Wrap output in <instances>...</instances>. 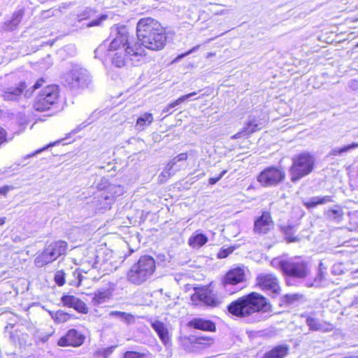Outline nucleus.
<instances>
[{"instance_id":"41","label":"nucleus","mask_w":358,"mask_h":358,"mask_svg":"<svg viewBox=\"0 0 358 358\" xmlns=\"http://www.w3.org/2000/svg\"><path fill=\"white\" fill-rule=\"evenodd\" d=\"M115 348V346H111L106 348L99 349L95 354L97 356H102L104 358H107L113 353Z\"/></svg>"},{"instance_id":"24","label":"nucleus","mask_w":358,"mask_h":358,"mask_svg":"<svg viewBox=\"0 0 358 358\" xmlns=\"http://www.w3.org/2000/svg\"><path fill=\"white\" fill-rule=\"evenodd\" d=\"M262 127V124L257 123L255 119L250 117L246 126L243 129V130L236 134L232 136V138H238L242 136L250 134L257 130H259Z\"/></svg>"},{"instance_id":"62","label":"nucleus","mask_w":358,"mask_h":358,"mask_svg":"<svg viewBox=\"0 0 358 358\" xmlns=\"http://www.w3.org/2000/svg\"><path fill=\"white\" fill-rule=\"evenodd\" d=\"M357 47H358V44H357Z\"/></svg>"},{"instance_id":"32","label":"nucleus","mask_w":358,"mask_h":358,"mask_svg":"<svg viewBox=\"0 0 358 358\" xmlns=\"http://www.w3.org/2000/svg\"><path fill=\"white\" fill-rule=\"evenodd\" d=\"M327 268L324 266V264L320 262L319 264V270H318V274L317 276L315 278L314 282L309 285L308 286H317L320 285V282L325 277V273H326Z\"/></svg>"},{"instance_id":"29","label":"nucleus","mask_w":358,"mask_h":358,"mask_svg":"<svg viewBox=\"0 0 358 358\" xmlns=\"http://www.w3.org/2000/svg\"><path fill=\"white\" fill-rule=\"evenodd\" d=\"M153 120L152 114L150 113L141 114L136 120V129L139 131L144 130L147 126L150 125L153 122Z\"/></svg>"},{"instance_id":"16","label":"nucleus","mask_w":358,"mask_h":358,"mask_svg":"<svg viewBox=\"0 0 358 358\" xmlns=\"http://www.w3.org/2000/svg\"><path fill=\"white\" fill-rule=\"evenodd\" d=\"M62 302L64 306L73 308L78 312L81 313H87V307L86 304L78 298L71 295H64L62 297Z\"/></svg>"},{"instance_id":"36","label":"nucleus","mask_w":358,"mask_h":358,"mask_svg":"<svg viewBox=\"0 0 358 358\" xmlns=\"http://www.w3.org/2000/svg\"><path fill=\"white\" fill-rule=\"evenodd\" d=\"M120 319L123 323L126 324L127 325L133 324L136 322V316L134 315L126 312H122V314Z\"/></svg>"},{"instance_id":"44","label":"nucleus","mask_w":358,"mask_h":358,"mask_svg":"<svg viewBox=\"0 0 358 358\" xmlns=\"http://www.w3.org/2000/svg\"><path fill=\"white\" fill-rule=\"evenodd\" d=\"M187 153H180L169 162V166L171 167V166H175L178 162L180 161H185L187 159Z\"/></svg>"},{"instance_id":"18","label":"nucleus","mask_w":358,"mask_h":358,"mask_svg":"<svg viewBox=\"0 0 358 358\" xmlns=\"http://www.w3.org/2000/svg\"><path fill=\"white\" fill-rule=\"evenodd\" d=\"M24 12L22 9H20L13 13L10 20H6L3 24L1 29L6 31H12L17 29L18 24L21 22Z\"/></svg>"},{"instance_id":"11","label":"nucleus","mask_w":358,"mask_h":358,"mask_svg":"<svg viewBox=\"0 0 358 358\" xmlns=\"http://www.w3.org/2000/svg\"><path fill=\"white\" fill-rule=\"evenodd\" d=\"M273 228V222L271 213L267 210H264L262 215L255 220L253 231L255 234H266Z\"/></svg>"},{"instance_id":"9","label":"nucleus","mask_w":358,"mask_h":358,"mask_svg":"<svg viewBox=\"0 0 358 358\" xmlns=\"http://www.w3.org/2000/svg\"><path fill=\"white\" fill-rule=\"evenodd\" d=\"M85 339V336L83 334L72 329L69 330L65 336L59 339L57 345L61 347H79L84 343Z\"/></svg>"},{"instance_id":"43","label":"nucleus","mask_w":358,"mask_h":358,"mask_svg":"<svg viewBox=\"0 0 358 358\" xmlns=\"http://www.w3.org/2000/svg\"><path fill=\"white\" fill-rule=\"evenodd\" d=\"M93 11L91 9H85L78 15V21L81 22L84 20L89 19L92 17Z\"/></svg>"},{"instance_id":"1","label":"nucleus","mask_w":358,"mask_h":358,"mask_svg":"<svg viewBox=\"0 0 358 358\" xmlns=\"http://www.w3.org/2000/svg\"><path fill=\"white\" fill-rule=\"evenodd\" d=\"M137 40L129 38L125 27L118 29L115 38L110 43L107 56L117 67H122L127 63L140 66L147 62L145 48L158 51L162 50L166 43V36L161 24L155 19H141L136 26ZM106 45H100L94 51L97 57L106 50Z\"/></svg>"},{"instance_id":"5","label":"nucleus","mask_w":358,"mask_h":358,"mask_svg":"<svg viewBox=\"0 0 358 358\" xmlns=\"http://www.w3.org/2000/svg\"><path fill=\"white\" fill-rule=\"evenodd\" d=\"M279 266L285 275L297 278H304L310 273L308 264L299 258L280 261Z\"/></svg>"},{"instance_id":"50","label":"nucleus","mask_w":358,"mask_h":358,"mask_svg":"<svg viewBox=\"0 0 358 358\" xmlns=\"http://www.w3.org/2000/svg\"><path fill=\"white\" fill-rule=\"evenodd\" d=\"M122 314V312H121V311L111 310L108 313V317L120 318Z\"/></svg>"},{"instance_id":"38","label":"nucleus","mask_w":358,"mask_h":358,"mask_svg":"<svg viewBox=\"0 0 358 358\" xmlns=\"http://www.w3.org/2000/svg\"><path fill=\"white\" fill-rule=\"evenodd\" d=\"M99 268L102 270L103 275L115 270L117 268V266L112 265V262H108V261H104L103 263L100 264Z\"/></svg>"},{"instance_id":"40","label":"nucleus","mask_w":358,"mask_h":358,"mask_svg":"<svg viewBox=\"0 0 358 358\" xmlns=\"http://www.w3.org/2000/svg\"><path fill=\"white\" fill-rule=\"evenodd\" d=\"M208 10L210 13H212L215 15H225L229 13L228 10L222 9V8H219L218 5L212 4V3L210 4Z\"/></svg>"},{"instance_id":"30","label":"nucleus","mask_w":358,"mask_h":358,"mask_svg":"<svg viewBox=\"0 0 358 358\" xmlns=\"http://www.w3.org/2000/svg\"><path fill=\"white\" fill-rule=\"evenodd\" d=\"M196 92H192L187 94L186 95L182 96L179 97L178 99L174 101L173 102L171 103L168 106H166L162 110L163 113H169L170 110L173 108L174 107L178 106L180 103H181L183 101H185L188 100V99L192 97L193 96L196 95Z\"/></svg>"},{"instance_id":"2","label":"nucleus","mask_w":358,"mask_h":358,"mask_svg":"<svg viewBox=\"0 0 358 358\" xmlns=\"http://www.w3.org/2000/svg\"><path fill=\"white\" fill-rule=\"evenodd\" d=\"M228 310L234 315L255 322L266 320L268 317L264 313L271 311V306L265 297L252 292L231 302L228 306Z\"/></svg>"},{"instance_id":"17","label":"nucleus","mask_w":358,"mask_h":358,"mask_svg":"<svg viewBox=\"0 0 358 358\" xmlns=\"http://www.w3.org/2000/svg\"><path fill=\"white\" fill-rule=\"evenodd\" d=\"M114 202L113 196L109 193L108 186L104 189L99 192L94 198V203L98 206L99 209L109 208L110 205Z\"/></svg>"},{"instance_id":"60","label":"nucleus","mask_w":358,"mask_h":358,"mask_svg":"<svg viewBox=\"0 0 358 358\" xmlns=\"http://www.w3.org/2000/svg\"><path fill=\"white\" fill-rule=\"evenodd\" d=\"M346 358H358V355H352V356H350V357H346Z\"/></svg>"},{"instance_id":"7","label":"nucleus","mask_w":358,"mask_h":358,"mask_svg":"<svg viewBox=\"0 0 358 358\" xmlns=\"http://www.w3.org/2000/svg\"><path fill=\"white\" fill-rule=\"evenodd\" d=\"M90 81L87 70L82 68H73L64 77L65 85L71 89L85 87Z\"/></svg>"},{"instance_id":"13","label":"nucleus","mask_w":358,"mask_h":358,"mask_svg":"<svg viewBox=\"0 0 358 358\" xmlns=\"http://www.w3.org/2000/svg\"><path fill=\"white\" fill-rule=\"evenodd\" d=\"M150 325L158 335L160 341L165 346L171 345V335L167 326L162 322L155 320H151Z\"/></svg>"},{"instance_id":"15","label":"nucleus","mask_w":358,"mask_h":358,"mask_svg":"<svg viewBox=\"0 0 358 358\" xmlns=\"http://www.w3.org/2000/svg\"><path fill=\"white\" fill-rule=\"evenodd\" d=\"M245 271L241 268H236L228 271L223 280V285L225 289L228 285H237L244 280Z\"/></svg>"},{"instance_id":"56","label":"nucleus","mask_w":358,"mask_h":358,"mask_svg":"<svg viewBox=\"0 0 358 358\" xmlns=\"http://www.w3.org/2000/svg\"><path fill=\"white\" fill-rule=\"evenodd\" d=\"M74 275H76V278L78 279V282L77 284V286H79L80 285L81 281L83 279V276L80 273H74Z\"/></svg>"},{"instance_id":"49","label":"nucleus","mask_w":358,"mask_h":358,"mask_svg":"<svg viewBox=\"0 0 358 358\" xmlns=\"http://www.w3.org/2000/svg\"><path fill=\"white\" fill-rule=\"evenodd\" d=\"M226 173H227V170H224L220 173V174L219 175L218 177L209 178V180H208L209 184H210V185L215 184L225 175Z\"/></svg>"},{"instance_id":"22","label":"nucleus","mask_w":358,"mask_h":358,"mask_svg":"<svg viewBox=\"0 0 358 358\" xmlns=\"http://www.w3.org/2000/svg\"><path fill=\"white\" fill-rule=\"evenodd\" d=\"M189 325L192 327L203 331H215V324L213 322L202 318L193 319L189 322Z\"/></svg>"},{"instance_id":"42","label":"nucleus","mask_w":358,"mask_h":358,"mask_svg":"<svg viewBox=\"0 0 358 358\" xmlns=\"http://www.w3.org/2000/svg\"><path fill=\"white\" fill-rule=\"evenodd\" d=\"M145 354L136 351H127L124 354L123 358H145Z\"/></svg>"},{"instance_id":"23","label":"nucleus","mask_w":358,"mask_h":358,"mask_svg":"<svg viewBox=\"0 0 358 358\" xmlns=\"http://www.w3.org/2000/svg\"><path fill=\"white\" fill-rule=\"evenodd\" d=\"M112 292L109 289L101 288L94 293L92 303L94 306H99L110 299Z\"/></svg>"},{"instance_id":"19","label":"nucleus","mask_w":358,"mask_h":358,"mask_svg":"<svg viewBox=\"0 0 358 358\" xmlns=\"http://www.w3.org/2000/svg\"><path fill=\"white\" fill-rule=\"evenodd\" d=\"M208 241L206 235L202 234L200 230L194 231L188 239L189 245L193 249H199Z\"/></svg>"},{"instance_id":"6","label":"nucleus","mask_w":358,"mask_h":358,"mask_svg":"<svg viewBox=\"0 0 358 358\" xmlns=\"http://www.w3.org/2000/svg\"><path fill=\"white\" fill-rule=\"evenodd\" d=\"M59 97V89L57 85L46 87L36 97L34 104V108L38 111H45L56 103Z\"/></svg>"},{"instance_id":"46","label":"nucleus","mask_w":358,"mask_h":358,"mask_svg":"<svg viewBox=\"0 0 358 358\" xmlns=\"http://www.w3.org/2000/svg\"><path fill=\"white\" fill-rule=\"evenodd\" d=\"M234 251V248H222L219 252L217 253V257L219 259L226 258L229 254H231Z\"/></svg>"},{"instance_id":"35","label":"nucleus","mask_w":358,"mask_h":358,"mask_svg":"<svg viewBox=\"0 0 358 358\" xmlns=\"http://www.w3.org/2000/svg\"><path fill=\"white\" fill-rule=\"evenodd\" d=\"M174 166H169V162L166 164V167L163 170V171L161 173V174L159 176V178L161 182H164L168 178H169L172 175L174 174V172H171V170Z\"/></svg>"},{"instance_id":"21","label":"nucleus","mask_w":358,"mask_h":358,"mask_svg":"<svg viewBox=\"0 0 358 358\" xmlns=\"http://www.w3.org/2000/svg\"><path fill=\"white\" fill-rule=\"evenodd\" d=\"M56 260L48 246L45 248L41 253L38 255L34 259V264L36 267H43Z\"/></svg>"},{"instance_id":"37","label":"nucleus","mask_w":358,"mask_h":358,"mask_svg":"<svg viewBox=\"0 0 358 358\" xmlns=\"http://www.w3.org/2000/svg\"><path fill=\"white\" fill-rule=\"evenodd\" d=\"M52 317L54 319V320L58 323H62L67 321L70 316L69 314L62 311L59 310L57 311L54 315H52Z\"/></svg>"},{"instance_id":"47","label":"nucleus","mask_w":358,"mask_h":358,"mask_svg":"<svg viewBox=\"0 0 358 358\" xmlns=\"http://www.w3.org/2000/svg\"><path fill=\"white\" fill-rule=\"evenodd\" d=\"M6 134V131L3 128H0V145H2L3 143L8 142V141L13 138V137H11L10 138H8Z\"/></svg>"},{"instance_id":"8","label":"nucleus","mask_w":358,"mask_h":358,"mask_svg":"<svg viewBox=\"0 0 358 358\" xmlns=\"http://www.w3.org/2000/svg\"><path fill=\"white\" fill-rule=\"evenodd\" d=\"M285 178V171L280 168L271 166L262 171L257 180L264 187L275 186L282 182Z\"/></svg>"},{"instance_id":"45","label":"nucleus","mask_w":358,"mask_h":358,"mask_svg":"<svg viewBox=\"0 0 358 358\" xmlns=\"http://www.w3.org/2000/svg\"><path fill=\"white\" fill-rule=\"evenodd\" d=\"M108 17V16L106 15H101L100 17H99L98 18L96 19H94L92 21H90L87 24V26L90 27H94V26H99L100 25L103 21H104L105 20H106Z\"/></svg>"},{"instance_id":"55","label":"nucleus","mask_w":358,"mask_h":358,"mask_svg":"<svg viewBox=\"0 0 358 358\" xmlns=\"http://www.w3.org/2000/svg\"><path fill=\"white\" fill-rule=\"evenodd\" d=\"M350 87L355 90L357 88H358V82L357 80H352L350 82Z\"/></svg>"},{"instance_id":"4","label":"nucleus","mask_w":358,"mask_h":358,"mask_svg":"<svg viewBox=\"0 0 358 358\" xmlns=\"http://www.w3.org/2000/svg\"><path fill=\"white\" fill-rule=\"evenodd\" d=\"M315 158L308 152H302L292 158V165L289 169L291 180L296 182L310 174L314 169Z\"/></svg>"},{"instance_id":"52","label":"nucleus","mask_w":358,"mask_h":358,"mask_svg":"<svg viewBox=\"0 0 358 358\" xmlns=\"http://www.w3.org/2000/svg\"><path fill=\"white\" fill-rule=\"evenodd\" d=\"M286 299L289 303H292L294 301H296L299 299V295L298 294H287V295H286Z\"/></svg>"},{"instance_id":"26","label":"nucleus","mask_w":358,"mask_h":358,"mask_svg":"<svg viewBox=\"0 0 358 358\" xmlns=\"http://www.w3.org/2000/svg\"><path fill=\"white\" fill-rule=\"evenodd\" d=\"M281 231L283 233L287 242L294 243L299 241L298 236H294V234L296 231V225L293 224H286L280 227Z\"/></svg>"},{"instance_id":"33","label":"nucleus","mask_w":358,"mask_h":358,"mask_svg":"<svg viewBox=\"0 0 358 358\" xmlns=\"http://www.w3.org/2000/svg\"><path fill=\"white\" fill-rule=\"evenodd\" d=\"M306 322L311 331H318L322 329V324L320 323L318 320L315 318L308 316L307 317Z\"/></svg>"},{"instance_id":"25","label":"nucleus","mask_w":358,"mask_h":358,"mask_svg":"<svg viewBox=\"0 0 358 358\" xmlns=\"http://www.w3.org/2000/svg\"><path fill=\"white\" fill-rule=\"evenodd\" d=\"M55 259L66 253L67 243L63 241H57L47 245Z\"/></svg>"},{"instance_id":"53","label":"nucleus","mask_w":358,"mask_h":358,"mask_svg":"<svg viewBox=\"0 0 358 358\" xmlns=\"http://www.w3.org/2000/svg\"><path fill=\"white\" fill-rule=\"evenodd\" d=\"M44 83V80L43 78H40L38 79L36 83L35 84L33 85L32 88H33V90H35L38 88H39L42 84Z\"/></svg>"},{"instance_id":"58","label":"nucleus","mask_w":358,"mask_h":358,"mask_svg":"<svg viewBox=\"0 0 358 358\" xmlns=\"http://www.w3.org/2000/svg\"><path fill=\"white\" fill-rule=\"evenodd\" d=\"M32 92L33 90L31 92H29V90H27L24 92V96L26 97H29L31 95Z\"/></svg>"},{"instance_id":"27","label":"nucleus","mask_w":358,"mask_h":358,"mask_svg":"<svg viewBox=\"0 0 358 358\" xmlns=\"http://www.w3.org/2000/svg\"><path fill=\"white\" fill-rule=\"evenodd\" d=\"M331 202H333V199L331 196H314L310 199L309 201H305L303 205L307 208H312L318 205H323Z\"/></svg>"},{"instance_id":"57","label":"nucleus","mask_w":358,"mask_h":358,"mask_svg":"<svg viewBox=\"0 0 358 358\" xmlns=\"http://www.w3.org/2000/svg\"><path fill=\"white\" fill-rule=\"evenodd\" d=\"M45 149H46V148H43V149L38 150H36L35 152H34L33 154H31V155H28V157L34 156V155H36V154L40 153L42 150H45Z\"/></svg>"},{"instance_id":"34","label":"nucleus","mask_w":358,"mask_h":358,"mask_svg":"<svg viewBox=\"0 0 358 358\" xmlns=\"http://www.w3.org/2000/svg\"><path fill=\"white\" fill-rule=\"evenodd\" d=\"M357 148H358V143H353L350 145H346L341 148L333 149L331 152V155H334V156L338 155H341L343 152H348V151L351 150L352 149H355Z\"/></svg>"},{"instance_id":"20","label":"nucleus","mask_w":358,"mask_h":358,"mask_svg":"<svg viewBox=\"0 0 358 358\" xmlns=\"http://www.w3.org/2000/svg\"><path fill=\"white\" fill-rule=\"evenodd\" d=\"M324 215L327 220L338 223L343 220L344 212L341 206L336 205L324 210Z\"/></svg>"},{"instance_id":"51","label":"nucleus","mask_w":358,"mask_h":358,"mask_svg":"<svg viewBox=\"0 0 358 358\" xmlns=\"http://www.w3.org/2000/svg\"><path fill=\"white\" fill-rule=\"evenodd\" d=\"M198 340L200 343H203V344L209 345V344L212 343V342H213V339L210 337H208V338L199 337V338H198Z\"/></svg>"},{"instance_id":"14","label":"nucleus","mask_w":358,"mask_h":358,"mask_svg":"<svg viewBox=\"0 0 358 358\" xmlns=\"http://www.w3.org/2000/svg\"><path fill=\"white\" fill-rule=\"evenodd\" d=\"M26 87V83L22 82L20 83L17 86L3 88L1 90V96L6 101H17L22 97Z\"/></svg>"},{"instance_id":"59","label":"nucleus","mask_w":358,"mask_h":358,"mask_svg":"<svg viewBox=\"0 0 358 358\" xmlns=\"http://www.w3.org/2000/svg\"><path fill=\"white\" fill-rule=\"evenodd\" d=\"M6 222V218L5 217H1L0 218V226L3 225Z\"/></svg>"},{"instance_id":"10","label":"nucleus","mask_w":358,"mask_h":358,"mask_svg":"<svg viewBox=\"0 0 358 358\" xmlns=\"http://www.w3.org/2000/svg\"><path fill=\"white\" fill-rule=\"evenodd\" d=\"M257 284L263 289L277 294L280 286L277 278L271 273H260L257 278Z\"/></svg>"},{"instance_id":"12","label":"nucleus","mask_w":358,"mask_h":358,"mask_svg":"<svg viewBox=\"0 0 358 358\" xmlns=\"http://www.w3.org/2000/svg\"><path fill=\"white\" fill-rule=\"evenodd\" d=\"M191 300L195 304L203 303L207 306H216L220 303V300L215 297L208 289H200L195 292L191 296Z\"/></svg>"},{"instance_id":"48","label":"nucleus","mask_w":358,"mask_h":358,"mask_svg":"<svg viewBox=\"0 0 358 358\" xmlns=\"http://www.w3.org/2000/svg\"><path fill=\"white\" fill-rule=\"evenodd\" d=\"M199 48V45H196L194 48H192L191 50H189V51L186 52L185 53H183V54H181L180 55H178L176 59V61H178L182 58H184L185 57L190 55L191 53L195 52L196 50H197Z\"/></svg>"},{"instance_id":"28","label":"nucleus","mask_w":358,"mask_h":358,"mask_svg":"<svg viewBox=\"0 0 358 358\" xmlns=\"http://www.w3.org/2000/svg\"><path fill=\"white\" fill-rule=\"evenodd\" d=\"M288 352V348L285 345H278L265 354L263 358H284Z\"/></svg>"},{"instance_id":"31","label":"nucleus","mask_w":358,"mask_h":358,"mask_svg":"<svg viewBox=\"0 0 358 358\" xmlns=\"http://www.w3.org/2000/svg\"><path fill=\"white\" fill-rule=\"evenodd\" d=\"M108 189L111 196H113L114 201L124 193L123 187L119 185L110 184L108 185Z\"/></svg>"},{"instance_id":"3","label":"nucleus","mask_w":358,"mask_h":358,"mask_svg":"<svg viewBox=\"0 0 358 358\" xmlns=\"http://www.w3.org/2000/svg\"><path fill=\"white\" fill-rule=\"evenodd\" d=\"M155 270L154 258L149 255L142 256L128 271L127 280L134 285H141L151 279Z\"/></svg>"},{"instance_id":"61","label":"nucleus","mask_w":358,"mask_h":358,"mask_svg":"<svg viewBox=\"0 0 358 358\" xmlns=\"http://www.w3.org/2000/svg\"><path fill=\"white\" fill-rule=\"evenodd\" d=\"M99 264V260L96 261V262L95 263V265L96 266L95 267H97V265Z\"/></svg>"},{"instance_id":"39","label":"nucleus","mask_w":358,"mask_h":358,"mask_svg":"<svg viewBox=\"0 0 358 358\" xmlns=\"http://www.w3.org/2000/svg\"><path fill=\"white\" fill-rule=\"evenodd\" d=\"M55 282L58 286H62L65 284V273L62 270L57 271L54 277Z\"/></svg>"},{"instance_id":"54","label":"nucleus","mask_w":358,"mask_h":358,"mask_svg":"<svg viewBox=\"0 0 358 358\" xmlns=\"http://www.w3.org/2000/svg\"><path fill=\"white\" fill-rule=\"evenodd\" d=\"M8 188L9 187L8 186H4L2 187H0V194H3V195H6L8 191Z\"/></svg>"}]
</instances>
